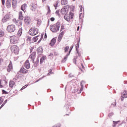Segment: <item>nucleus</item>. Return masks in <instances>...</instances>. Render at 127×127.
Wrapping results in <instances>:
<instances>
[{
    "mask_svg": "<svg viewBox=\"0 0 127 127\" xmlns=\"http://www.w3.org/2000/svg\"><path fill=\"white\" fill-rule=\"evenodd\" d=\"M127 93L126 90H125L122 93V96L121 97V101H124V98H127Z\"/></svg>",
    "mask_w": 127,
    "mask_h": 127,
    "instance_id": "10",
    "label": "nucleus"
},
{
    "mask_svg": "<svg viewBox=\"0 0 127 127\" xmlns=\"http://www.w3.org/2000/svg\"><path fill=\"white\" fill-rule=\"evenodd\" d=\"M9 19V15L8 14L5 15L2 19V22H6L7 20Z\"/></svg>",
    "mask_w": 127,
    "mask_h": 127,
    "instance_id": "12",
    "label": "nucleus"
},
{
    "mask_svg": "<svg viewBox=\"0 0 127 127\" xmlns=\"http://www.w3.org/2000/svg\"><path fill=\"white\" fill-rule=\"evenodd\" d=\"M39 80H40V79H39V80H36V81H35V83H37V82H38V81H39Z\"/></svg>",
    "mask_w": 127,
    "mask_h": 127,
    "instance_id": "57",
    "label": "nucleus"
},
{
    "mask_svg": "<svg viewBox=\"0 0 127 127\" xmlns=\"http://www.w3.org/2000/svg\"><path fill=\"white\" fill-rule=\"evenodd\" d=\"M72 0V1H75V0Z\"/></svg>",
    "mask_w": 127,
    "mask_h": 127,
    "instance_id": "64",
    "label": "nucleus"
},
{
    "mask_svg": "<svg viewBox=\"0 0 127 127\" xmlns=\"http://www.w3.org/2000/svg\"><path fill=\"white\" fill-rule=\"evenodd\" d=\"M49 73H48V75H49V74H52V69H50L49 70Z\"/></svg>",
    "mask_w": 127,
    "mask_h": 127,
    "instance_id": "48",
    "label": "nucleus"
},
{
    "mask_svg": "<svg viewBox=\"0 0 127 127\" xmlns=\"http://www.w3.org/2000/svg\"><path fill=\"white\" fill-rule=\"evenodd\" d=\"M79 29H80V26L77 27V31H79Z\"/></svg>",
    "mask_w": 127,
    "mask_h": 127,
    "instance_id": "53",
    "label": "nucleus"
},
{
    "mask_svg": "<svg viewBox=\"0 0 127 127\" xmlns=\"http://www.w3.org/2000/svg\"><path fill=\"white\" fill-rule=\"evenodd\" d=\"M24 22L27 25L30 24V23H31V18L28 16L25 17L24 18Z\"/></svg>",
    "mask_w": 127,
    "mask_h": 127,
    "instance_id": "7",
    "label": "nucleus"
},
{
    "mask_svg": "<svg viewBox=\"0 0 127 127\" xmlns=\"http://www.w3.org/2000/svg\"><path fill=\"white\" fill-rule=\"evenodd\" d=\"M11 69H12V64H11V62H10L7 68V71L8 72H10V70H11Z\"/></svg>",
    "mask_w": 127,
    "mask_h": 127,
    "instance_id": "17",
    "label": "nucleus"
},
{
    "mask_svg": "<svg viewBox=\"0 0 127 127\" xmlns=\"http://www.w3.org/2000/svg\"><path fill=\"white\" fill-rule=\"evenodd\" d=\"M112 105H113V106H114V107H115V104H112Z\"/></svg>",
    "mask_w": 127,
    "mask_h": 127,
    "instance_id": "61",
    "label": "nucleus"
},
{
    "mask_svg": "<svg viewBox=\"0 0 127 127\" xmlns=\"http://www.w3.org/2000/svg\"><path fill=\"white\" fill-rule=\"evenodd\" d=\"M26 7H27V5H26V4H23L21 6V9L23 11H24V12H25L26 11Z\"/></svg>",
    "mask_w": 127,
    "mask_h": 127,
    "instance_id": "16",
    "label": "nucleus"
},
{
    "mask_svg": "<svg viewBox=\"0 0 127 127\" xmlns=\"http://www.w3.org/2000/svg\"><path fill=\"white\" fill-rule=\"evenodd\" d=\"M6 103H7V100H5L4 101V102H3V103L0 106V109H1V108H2V107H3V106H4V105H5V104H6Z\"/></svg>",
    "mask_w": 127,
    "mask_h": 127,
    "instance_id": "32",
    "label": "nucleus"
},
{
    "mask_svg": "<svg viewBox=\"0 0 127 127\" xmlns=\"http://www.w3.org/2000/svg\"><path fill=\"white\" fill-rule=\"evenodd\" d=\"M68 50H69V47L67 46L64 48V52H68Z\"/></svg>",
    "mask_w": 127,
    "mask_h": 127,
    "instance_id": "37",
    "label": "nucleus"
},
{
    "mask_svg": "<svg viewBox=\"0 0 127 127\" xmlns=\"http://www.w3.org/2000/svg\"><path fill=\"white\" fill-rule=\"evenodd\" d=\"M15 83L14 82V81H11L9 82V87H10V88H12V87H13V86H14Z\"/></svg>",
    "mask_w": 127,
    "mask_h": 127,
    "instance_id": "27",
    "label": "nucleus"
},
{
    "mask_svg": "<svg viewBox=\"0 0 127 127\" xmlns=\"http://www.w3.org/2000/svg\"><path fill=\"white\" fill-rule=\"evenodd\" d=\"M19 40V37L17 36L13 35L10 37V41L11 44H16Z\"/></svg>",
    "mask_w": 127,
    "mask_h": 127,
    "instance_id": "2",
    "label": "nucleus"
},
{
    "mask_svg": "<svg viewBox=\"0 0 127 127\" xmlns=\"http://www.w3.org/2000/svg\"><path fill=\"white\" fill-rule=\"evenodd\" d=\"M59 3V2L58 1H57L56 3L54 4V6H55L56 9V7H58Z\"/></svg>",
    "mask_w": 127,
    "mask_h": 127,
    "instance_id": "31",
    "label": "nucleus"
},
{
    "mask_svg": "<svg viewBox=\"0 0 127 127\" xmlns=\"http://www.w3.org/2000/svg\"><path fill=\"white\" fill-rule=\"evenodd\" d=\"M61 3L62 5H65L68 3V0H62Z\"/></svg>",
    "mask_w": 127,
    "mask_h": 127,
    "instance_id": "25",
    "label": "nucleus"
},
{
    "mask_svg": "<svg viewBox=\"0 0 127 127\" xmlns=\"http://www.w3.org/2000/svg\"><path fill=\"white\" fill-rule=\"evenodd\" d=\"M38 36H36L34 37V41L35 42H36V41H37V40H38Z\"/></svg>",
    "mask_w": 127,
    "mask_h": 127,
    "instance_id": "39",
    "label": "nucleus"
},
{
    "mask_svg": "<svg viewBox=\"0 0 127 127\" xmlns=\"http://www.w3.org/2000/svg\"><path fill=\"white\" fill-rule=\"evenodd\" d=\"M2 85H0V88H2Z\"/></svg>",
    "mask_w": 127,
    "mask_h": 127,
    "instance_id": "63",
    "label": "nucleus"
},
{
    "mask_svg": "<svg viewBox=\"0 0 127 127\" xmlns=\"http://www.w3.org/2000/svg\"><path fill=\"white\" fill-rule=\"evenodd\" d=\"M56 14H58V15H59V16H60V13H59V10H57L56 11Z\"/></svg>",
    "mask_w": 127,
    "mask_h": 127,
    "instance_id": "44",
    "label": "nucleus"
},
{
    "mask_svg": "<svg viewBox=\"0 0 127 127\" xmlns=\"http://www.w3.org/2000/svg\"><path fill=\"white\" fill-rule=\"evenodd\" d=\"M85 83V81H81V83H80V86L81 87V88L80 89V91L79 92H78V94H80L81 92H82V90H83V84Z\"/></svg>",
    "mask_w": 127,
    "mask_h": 127,
    "instance_id": "23",
    "label": "nucleus"
},
{
    "mask_svg": "<svg viewBox=\"0 0 127 127\" xmlns=\"http://www.w3.org/2000/svg\"><path fill=\"white\" fill-rule=\"evenodd\" d=\"M69 7H70V5H66L64 6L63 8H64V9H67Z\"/></svg>",
    "mask_w": 127,
    "mask_h": 127,
    "instance_id": "36",
    "label": "nucleus"
},
{
    "mask_svg": "<svg viewBox=\"0 0 127 127\" xmlns=\"http://www.w3.org/2000/svg\"><path fill=\"white\" fill-rule=\"evenodd\" d=\"M7 30L8 32H14L15 30V25H9L7 27Z\"/></svg>",
    "mask_w": 127,
    "mask_h": 127,
    "instance_id": "4",
    "label": "nucleus"
},
{
    "mask_svg": "<svg viewBox=\"0 0 127 127\" xmlns=\"http://www.w3.org/2000/svg\"><path fill=\"white\" fill-rule=\"evenodd\" d=\"M2 4L4 5V3H5V0H1Z\"/></svg>",
    "mask_w": 127,
    "mask_h": 127,
    "instance_id": "45",
    "label": "nucleus"
},
{
    "mask_svg": "<svg viewBox=\"0 0 127 127\" xmlns=\"http://www.w3.org/2000/svg\"><path fill=\"white\" fill-rule=\"evenodd\" d=\"M19 19L22 20L23 19V15H22V12L20 11L19 13Z\"/></svg>",
    "mask_w": 127,
    "mask_h": 127,
    "instance_id": "24",
    "label": "nucleus"
},
{
    "mask_svg": "<svg viewBox=\"0 0 127 127\" xmlns=\"http://www.w3.org/2000/svg\"><path fill=\"white\" fill-rule=\"evenodd\" d=\"M6 5L7 8H9L11 6V3L10 2V0H6Z\"/></svg>",
    "mask_w": 127,
    "mask_h": 127,
    "instance_id": "14",
    "label": "nucleus"
},
{
    "mask_svg": "<svg viewBox=\"0 0 127 127\" xmlns=\"http://www.w3.org/2000/svg\"><path fill=\"white\" fill-rule=\"evenodd\" d=\"M13 22L16 24V25H18V26H20V25H22V22L21 20H16V19L14 18L12 19Z\"/></svg>",
    "mask_w": 127,
    "mask_h": 127,
    "instance_id": "6",
    "label": "nucleus"
},
{
    "mask_svg": "<svg viewBox=\"0 0 127 127\" xmlns=\"http://www.w3.org/2000/svg\"><path fill=\"white\" fill-rule=\"evenodd\" d=\"M43 0V2H44V1H45V0Z\"/></svg>",
    "mask_w": 127,
    "mask_h": 127,
    "instance_id": "62",
    "label": "nucleus"
},
{
    "mask_svg": "<svg viewBox=\"0 0 127 127\" xmlns=\"http://www.w3.org/2000/svg\"><path fill=\"white\" fill-rule=\"evenodd\" d=\"M48 12L49 13L51 11L50 10V7L48 6Z\"/></svg>",
    "mask_w": 127,
    "mask_h": 127,
    "instance_id": "52",
    "label": "nucleus"
},
{
    "mask_svg": "<svg viewBox=\"0 0 127 127\" xmlns=\"http://www.w3.org/2000/svg\"><path fill=\"white\" fill-rule=\"evenodd\" d=\"M39 63V59H37V61L35 62V63L34 64V65L32 66V68H36V67H37V65H38Z\"/></svg>",
    "mask_w": 127,
    "mask_h": 127,
    "instance_id": "26",
    "label": "nucleus"
},
{
    "mask_svg": "<svg viewBox=\"0 0 127 127\" xmlns=\"http://www.w3.org/2000/svg\"><path fill=\"white\" fill-rule=\"evenodd\" d=\"M19 72L20 73H22V74H27V73H28V70L24 68V67H22Z\"/></svg>",
    "mask_w": 127,
    "mask_h": 127,
    "instance_id": "8",
    "label": "nucleus"
},
{
    "mask_svg": "<svg viewBox=\"0 0 127 127\" xmlns=\"http://www.w3.org/2000/svg\"><path fill=\"white\" fill-rule=\"evenodd\" d=\"M112 116H113V114H110L109 115V117H112Z\"/></svg>",
    "mask_w": 127,
    "mask_h": 127,
    "instance_id": "55",
    "label": "nucleus"
},
{
    "mask_svg": "<svg viewBox=\"0 0 127 127\" xmlns=\"http://www.w3.org/2000/svg\"><path fill=\"white\" fill-rule=\"evenodd\" d=\"M43 38V36H42L40 38V39L38 41V43H39L40 42V41H41V39H42Z\"/></svg>",
    "mask_w": 127,
    "mask_h": 127,
    "instance_id": "51",
    "label": "nucleus"
},
{
    "mask_svg": "<svg viewBox=\"0 0 127 127\" xmlns=\"http://www.w3.org/2000/svg\"><path fill=\"white\" fill-rule=\"evenodd\" d=\"M69 16L70 15V17H71V19H72L73 17H74V13L70 12H69Z\"/></svg>",
    "mask_w": 127,
    "mask_h": 127,
    "instance_id": "34",
    "label": "nucleus"
},
{
    "mask_svg": "<svg viewBox=\"0 0 127 127\" xmlns=\"http://www.w3.org/2000/svg\"><path fill=\"white\" fill-rule=\"evenodd\" d=\"M35 53H32V54L29 56L30 59H31L33 63H34V59L35 58Z\"/></svg>",
    "mask_w": 127,
    "mask_h": 127,
    "instance_id": "13",
    "label": "nucleus"
},
{
    "mask_svg": "<svg viewBox=\"0 0 127 127\" xmlns=\"http://www.w3.org/2000/svg\"><path fill=\"white\" fill-rule=\"evenodd\" d=\"M24 67L26 69H29L30 68V64L29 61L26 60L24 63Z\"/></svg>",
    "mask_w": 127,
    "mask_h": 127,
    "instance_id": "9",
    "label": "nucleus"
},
{
    "mask_svg": "<svg viewBox=\"0 0 127 127\" xmlns=\"http://www.w3.org/2000/svg\"><path fill=\"white\" fill-rule=\"evenodd\" d=\"M56 43V39L53 38L51 41L50 44L51 46H54L55 43Z\"/></svg>",
    "mask_w": 127,
    "mask_h": 127,
    "instance_id": "20",
    "label": "nucleus"
},
{
    "mask_svg": "<svg viewBox=\"0 0 127 127\" xmlns=\"http://www.w3.org/2000/svg\"><path fill=\"white\" fill-rule=\"evenodd\" d=\"M11 51L14 53L15 54H17L18 53V47L16 45H13L11 47Z\"/></svg>",
    "mask_w": 127,
    "mask_h": 127,
    "instance_id": "5",
    "label": "nucleus"
},
{
    "mask_svg": "<svg viewBox=\"0 0 127 127\" xmlns=\"http://www.w3.org/2000/svg\"><path fill=\"white\" fill-rule=\"evenodd\" d=\"M45 38H47V35L46 34H45Z\"/></svg>",
    "mask_w": 127,
    "mask_h": 127,
    "instance_id": "54",
    "label": "nucleus"
},
{
    "mask_svg": "<svg viewBox=\"0 0 127 127\" xmlns=\"http://www.w3.org/2000/svg\"><path fill=\"white\" fill-rule=\"evenodd\" d=\"M76 51L78 56H81V54L79 52V51Z\"/></svg>",
    "mask_w": 127,
    "mask_h": 127,
    "instance_id": "50",
    "label": "nucleus"
},
{
    "mask_svg": "<svg viewBox=\"0 0 127 127\" xmlns=\"http://www.w3.org/2000/svg\"><path fill=\"white\" fill-rule=\"evenodd\" d=\"M76 58H74L73 60V63H74V64H76V62L77 61L76 60V59H77V57H75Z\"/></svg>",
    "mask_w": 127,
    "mask_h": 127,
    "instance_id": "43",
    "label": "nucleus"
},
{
    "mask_svg": "<svg viewBox=\"0 0 127 127\" xmlns=\"http://www.w3.org/2000/svg\"><path fill=\"white\" fill-rule=\"evenodd\" d=\"M22 33V29L20 28L18 31V35L20 36Z\"/></svg>",
    "mask_w": 127,
    "mask_h": 127,
    "instance_id": "29",
    "label": "nucleus"
},
{
    "mask_svg": "<svg viewBox=\"0 0 127 127\" xmlns=\"http://www.w3.org/2000/svg\"><path fill=\"white\" fill-rule=\"evenodd\" d=\"M61 13L62 14V15H64V14H67V10L63 8L61 10Z\"/></svg>",
    "mask_w": 127,
    "mask_h": 127,
    "instance_id": "18",
    "label": "nucleus"
},
{
    "mask_svg": "<svg viewBox=\"0 0 127 127\" xmlns=\"http://www.w3.org/2000/svg\"><path fill=\"white\" fill-rule=\"evenodd\" d=\"M38 29L36 28L35 27L31 28L29 31V34L31 35L32 36H34V35H36V34H38L39 32Z\"/></svg>",
    "mask_w": 127,
    "mask_h": 127,
    "instance_id": "3",
    "label": "nucleus"
},
{
    "mask_svg": "<svg viewBox=\"0 0 127 127\" xmlns=\"http://www.w3.org/2000/svg\"><path fill=\"white\" fill-rule=\"evenodd\" d=\"M39 23H40V22L39 21V20H38V24H39Z\"/></svg>",
    "mask_w": 127,
    "mask_h": 127,
    "instance_id": "59",
    "label": "nucleus"
},
{
    "mask_svg": "<svg viewBox=\"0 0 127 127\" xmlns=\"http://www.w3.org/2000/svg\"><path fill=\"white\" fill-rule=\"evenodd\" d=\"M37 53L38 54V55H41V54H42V53H43V49L42 48V47H39L38 49H37Z\"/></svg>",
    "mask_w": 127,
    "mask_h": 127,
    "instance_id": "11",
    "label": "nucleus"
},
{
    "mask_svg": "<svg viewBox=\"0 0 127 127\" xmlns=\"http://www.w3.org/2000/svg\"><path fill=\"white\" fill-rule=\"evenodd\" d=\"M79 8H80V12L83 11V6H82V5H80Z\"/></svg>",
    "mask_w": 127,
    "mask_h": 127,
    "instance_id": "42",
    "label": "nucleus"
},
{
    "mask_svg": "<svg viewBox=\"0 0 127 127\" xmlns=\"http://www.w3.org/2000/svg\"><path fill=\"white\" fill-rule=\"evenodd\" d=\"M68 77L69 78H72V77H74V75H73L72 74H69V75H68Z\"/></svg>",
    "mask_w": 127,
    "mask_h": 127,
    "instance_id": "46",
    "label": "nucleus"
},
{
    "mask_svg": "<svg viewBox=\"0 0 127 127\" xmlns=\"http://www.w3.org/2000/svg\"><path fill=\"white\" fill-rule=\"evenodd\" d=\"M80 46V40H79L77 42V43L76 45V51H78V47L79 48V47Z\"/></svg>",
    "mask_w": 127,
    "mask_h": 127,
    "instance_id": "28",
    "label": "nucleus"
},
{
    "mask_svg": "<svg viewBox=\"0 0 127 127\" xmlns=\"http://www.w3.org/2000/svg\"><path fill=\"white\" fill-rule=\"evenodd\" d=\"M64 33V32H62L59 35H61V36H62V37H63Z\"/></svg>",
    "mask_w": 127,
    "mask_h": 127,
    "instance_id": "49",
    "label": "nucleus"
},
{
    "mask_svg": "<svg viewBox=\"0 0 127 127\" xmlns=\"http://www.w3.org/2000/svg\"><path fill=\"white\" fill-rule=\"evenodd\" d=\"M16 0H12V5L13 8H15V7H16Z\"/></svg>",
    "mask_w": 127,
    "mask_h": 127,
    "instance_id": "21",
    "label": "nucleus"
},
{
    "mask_svg": "<svg viewBox=\"0 0 127 127\" xmlns=\"http://www.w3.org/2000/svg\"><path fill=\"white\" fill-rule=\"evenodd\" d=\"M2 94H4V95H7V94H8V93L4 90H2Z\"/></svg>",
    "mask_w": 127,
    "mask_h": 127,
    "instance_id": "38",
    "label": "nucleus"
},
{
    "mask_svg": "<svg viewBox=\"0 0 127 127\" xmlns=\"http://www.w3.org/2000/svg\"><path fill=\"white\" fill-rule=\"evenodd\" d=\"M60 26H61L60 22H57L56 24L50 25V30H51L52 32H55V31H59V28H60Z\"/></svg>",
    "mask_w": 127,
    "mask_h": 127,
    "instance_id": "1",
    "label": "nucleus"
},
{
    "mask_svg": "<svg viewBox=\"0 0 127 127\" xmlns=\"http://www.w3.org/2000/svg\"><path fill=\"white\" fill-rule=\"evenodd\" d=\"M63 37H62L61 36V35H59V37H58V41L59 42H60V41H61V40H62V38H63Z\"/></svg>",
    "mask_w": 127,
    "mask_h": 127,
    "instance_id": "30",
    "label": "nucleus"
},
{
    "mask_svg": "<svg viewBox=\"0 0 127 127\" xmlns=\"http://www.w3.org/2000/svg\"><path fill=\"white\" fill-rule=\"evenodd\" d=\"M4 36V32L3 31H0V37Z\"/></svg>",
    "mask_w": 127,
    "mask_h": 127,
    "instance_id": "35",
    "label": "nucleus"
},
{
    "mask_svg": "<svg viewBox=\"0 0 127 127\" xmlns=\"http://www.w3.org/2000/svg\"><path fill=\"white\" fill-rule=\"evenodd\" d=\"M1 100H0V103H1H1H2V102H3V101H1V99H0Z\"/></svg>",
    "mask_w": 127,
    "mask_h": 127,
    "instance_id": "60",
    "label": "nucleus"
},
{
    "mask_svg": "<svg viewBox=\"0 0 127 127\" xmlns=\"http://www.w3.org/2000/svg\"><path fill=\"white\" fill-rule=\"evenodd\" d=\"M64 18L66 21H70V15L65 14L64 16Z\"/></svg>",
    "mask_w": 127,
    "mask_h": 127,
    "instance_id": "15",
    "label": "nucleus"
},
{
    "mask_svg": "<svg viewBox=\"0 0 127 127\" xmlns=\"http://www.w3.org/2000/svg\"><path fill=\"white\" fill-rule=\"evenodd\" d=\"M27 86H28V84H26L25 86H24L21 89V90H23L24 89H25V88H26V87H27Z\"/></svg>",
    "mask_w": 127,
    "mask_h": 127,
    "instance_id": "40",
    "label": "nucleus"
},
{
    "mask_svg": "<svg viewBox=\"0 0 127 127\" xmlns=\"http://www.w3.org/2000/svg\"><path fill=\"white\" fill-rule=\"evenodd\" d=\"M119 123H120V121H117V122H113V127H116V126H117V124H119Z\"/></svg>",
    "mask_w": 127,
    "mask_h": 127,
    "instance_id": "33",
    "label": "nucleus"
},
{
    "mask_svg": "<svg viewBox=\"0 0 127 127\" xmlns=\"http://www.w3.org/2000/svg\"><path fill=\"white\" fill-rule=\"evenodd\" d=\"M81 65H82L83 69H84V65L83 64H81Z\"/></svg>",
    "mask_w": 127,
    "mask_h": 127,
    "instance_id": "58",
    "label": "nucleus"
},
{
    "mask_svg": "<svg viewBox=\"0 0 127 127\" xmlns=\"http://www.w3.org/2000/svg\"><path fill=\"white\" fill-rule=\"evenodd\" d=\"M71 50H72V49H70L69 51V53L67 54L66 56L64 58V59L63 60V62L64 63L66 62V61L67 60V58H68V56H69V55H70V53L71 52Z\"/></svg>",
    "mask_w": 127,
    "mask_h": 127,
    "instance_id": "19",
    "label": "nucleus"
},
{
    "mask_svg": "<svg viewBox=\"0 0 127 127\" xmlns=\"http://www.w3.org/2000/svg\"><path fill=\"white\" fill-rule=\"evenodd\" d=\"M45 60H46V56H43L40 61V64H42L43 63V62H44V61H45Z\"/></svg>",
    "mask_w": 127,
    "mask_h": 127,
    "instance_id": "22",
    "label": "nucleus"
},
{
    "mask_svg": "<svg viewBox=\"0 0 127 127\" xmlns=\"http://www.w3.org/2000/svg\"><path fill=\"white\" fill-rule=\"evenodd\" d=\"M50 20L51 21H54V20H55V18L54 17H51L50 18Z\"/></svg>",
    "mask_w": 127,
    "mask_h": 127,
    "instance_id": "47",
    "label": "nucleus"
},
{
    "mask_svg": "<svg viewBox=\"0 0 127 127\" xmlns=\"http://www.w3.org/2000/svg\"><path fill=\"white\" fill-rule=\"evenodd\" d=\"M31 9L32 10H35V9H34V8H33V7H32Z\"/></svg>",
    "mask_w": 127,
    "mask_h": 127,
    "instance_id": "56",
    "label": "nucleus"
},
{
    "mask_svg": "<svg viewBox=\"0 0 127 127\" xmlns=\"http://www.w3.org/2000/svg\"><path fill=\"white\" fill-rule=\"evenodd\" d=\"M27 39L28 41H30V40H31V37H29V36H27Z\"/></svg>",
    "mask_w": 127,
    "mask_h": 127,
    "instance_id": "41",
    "label": "nucleus"
}]
</instances>
